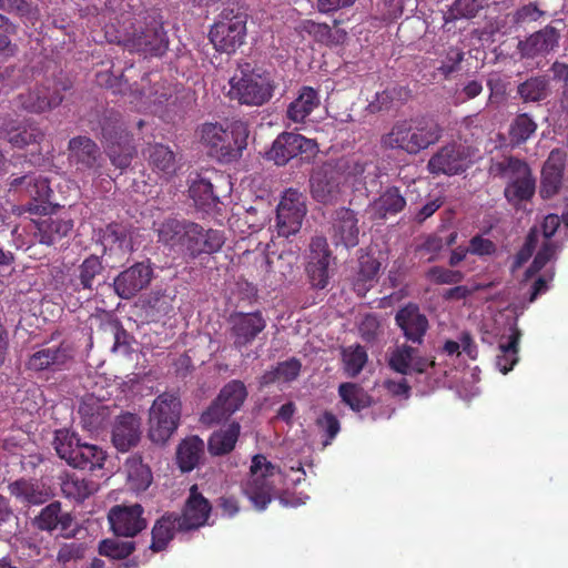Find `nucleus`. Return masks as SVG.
I'll return each instance as SVG.
<instances>
[{
    "label": "nucleus",
    "mask_w": 568,
    "mask_h": 568,
    "mask_svg": "<svg viewBox=\"0 0 568 568\" xmlns=\"http://www.w3.org/2000/svg\"><path fill=\"white\" fill-rule=\"evenodd\" d=\"M98 16L108 21L122 26L115 33L105 30L110 42H118L129 51L145 55H162L169 47V39L163 28V21L155 11L133 12L140 0H91Z\"/></svg>",
    "instance_id": "nucleus-1"
},
{
    "label": "nucleus",
    "mask_w": 568,
    "mask_h": 568,
    "mask_svg": "<svg viewBox=\"0 0 568 568\" xmlns=\"http://www.w3.org/2000/svg\"><path fill=\"white\" fill-rule=\"evenodd\" d=\"M443 130L432 119H408L394 123L390 131L381 139L383 146L398 149L408 154H418L435 144L442 136Z\"/></svg>",
    "instance_id": "nucleus-2"
},
{
    "label": "nucleus",
    "mask_w": 568,
    "mask_h": 568,
    "mask_svg": "<svg viewBox=\"0 0 568 568\" xmlns=\"http://www.w3.org/2000/svg\"><path fill=\"white\" fill-rule=\"evenodd\" d=\"M248 128L243 121H234L227 129L219 123H205L201 128V140L220 161L231 162L242 155L247 145Z\"/></svg>",
    "instance_id": "nucleus-3"
},
{
    "label": "nucleus",
    "mask_w": 568,
    "mask_h": 568,
    "mask_svg": "<svg viewBox=\"0 0 568 568\" xmlns=\"http://www.w3.org/2000/svg\"><path fill=\"white\" fill-rule=\"evenodd\" d=\"M281 478V471L275 465L266 457L256 455L252 459L250 475L242 484V490L257 510H264Z\"/></svg>",
    "instance_id": "nucleus-4"
},
{
    "label": "nucleus",
    "mask_w": 568,
    "mask_h": 568,
    "mask_svg": "<svg viewBox=\"0 0 568 568\" xmlns=\"http://www.w3.org/2000/svg\"><path fill=\"white\" fill-rule=\"evenodd\" d=\"M227 95L240 104L261 106L273 95L274 85L268 74L254 70H237L229 81Z\"/></svg>",
    "instance_id": "nucleus-5"
},
{
    "label": "nucleus",
    "mask_w": 568,
    "mask_h": 568,
    "mask_svg": "<svg viewBox=\"0 0 568 568\" xmlns=\"http://www.w3.org/2000/svg\"><path fill=\"white\" fill-rule=\"evenodd\" d=\"M490 175L507 181L505 196L511 203L528 200L535 192V181L528 165L515 158H504L493 161L489 168Z\"/></svg>",
    "instance_id": "nucleus-6"
},
{
    "label": "nucleus",
    "mask_w": 568,
    "mask_h": 568,
    "mask_svg": "<svg viewBox=\"0 0 568 568\" xmlns=\"http://www.w3.org/2000/svg\"><path fill=\"white\" fill-rule=\"evenodd\" d=\"M478 158L479 151L476 146L453 141L430 156L427 170L433 175H457L465 172Z\"/></svg>",
    "instance_id": "nucleus-7"
},
{
    "label": "nucleus",
    "mask_w": 568,
    "mask_h": 568,
    "mask_svg": "<svg viewBox=\"0 0 568 568\" xmlns=\"http://www.w3.org/2000/svg\"><path fill=\"white\" fill-rule=\"evenodd\" d=\"M180 415L181 403L175 395H159L150 408L149 438L155 444H164L176 430Z\"/></svg>",
    "instance_id": "nucleus-8"
},
{
    "label": "nucleus",
    "mask_w": 568,
    "mask_h": 568,
    "mask_svg": "<svg viewBox=\"0 0 568 568\" xmlns=\"http://www.w3.org/2000/svg\"><path fill=\"white\" fill-rule=\"evenodd\" d=\"M246 36V14L224 9L210 30V40L220 52L233 53L244 42Z\"/></svg>",
    "instance_id": "nucleus-9"
},
{
    "label": "nucleus",
    "mask_w": 568,
    "mask_h": 568,
    "mask_svg": "<svg viewBox=\"0 0 568 568\" xmlns=\"http://www.w3.org/2000/svg\"><path fill=\"white\" fill-rule=\"evenodd\" d=\"M246 397L247 390L241 381L229 382L220 390L216 399L201 415V422L205 425H214L229 419L242 407Z\"/></svg>",
    "instance_id": "nucleus-10"
},
{
    "label": "nucleus",
    "mask_w": 568,
    "mask_h": 568,
    "mask_svg": "<svg viewBox=\"0 0 568 568\" xmlns=\"http://www.w3.org/2000/svg\"><path fill=\"white\" fill-rule=\"evenodd\" d=\"M102 142L112 162L119 169L128 168L135 152L131 139L118 120H106L102 125Z\"/></svg>",
    "instance_id": "nucleus-11"
},
{
    "label": "nucleus",
    "mask_w": 568,
    "mask_h": 568,
    "mask_svg": "<svg viewBox=\"0 0 568 568\" xmlns=\"http://www.w3.org/2000/svg\"><path fill=\"white\" fill-rule=\"evenodd\" d=\"M306 214L304 195L296 190H287L277 206L276 226L281 236L288 237L297 233Z\"/></svg>",
    "instance_id": "nucleus-12"
},
{
    "label": "nucleus",
    "mask_w": 568,
    "mask_h": 568,
    "mask_svg": "<svg viewBox=\"0 0 568 568\" xmlns=\"http://www.w3.org/2000/svg\"><path fill=\"white\" fill-rule=\"evenodd\" d=\"M65 87H60L55 81H45L24 93L18 95V104L26 111L32 113H42L50 111L63 100L62 90Z\"/></svg>",
    "instance_id": "nucleus-13"
},
{
    "label": "nucleus",
    "mask_w": 568,
    "mask_h": 568,
    "mask_svg": "<svg viewBox=\"0 0 568 568\" xmlns=\"http://www.w3.org/2000/svg\"><path fill=\"white\" fill-rule=\"evenodd\" d=\"M317 144L312 139L294 132H283L273 142L267 152L270 160L277 165H284L300 154H315Z\"/></svg>",
    "instance_id": "nucleus-14"
},
{
    "label": "nucleus",
    "mask_w": 568,
    "mask_h": 568,
    "mask_svg": "<svg viewBox=\"0 0 568 568\" xmlns=\"http://www.w3.org/2000/svg\"><path fill=\"white\" fill-rule=\"evenodd\" d=\"M342 178L339 170L331 163L316 169L310 181L312 196L324 204L335 202L341 195Z\"/></svg>",
    "instance_id": "nucleus-15"
},
{
    "label": "nucleus",
    "mask_w": 568,
    "mask_h": 568,
    "mask_svg": "<svg viewBox=\"0 0 568 568\" xmlns=\"http://www.w3.org/2000/svg\"><path fill=\"white\" fill-rule=\"evenodd\" d=\"M11 189L29 196L39 203H29L28 211L33 214L47 212V200L50 196L51 189L45 178L40 174L31 173L16 178L10 183Z\"/></svg>",
    "instance_id": "nucleus-16"
},
{
    "label": "nucleus",
    "mask_w": 568,
    "mask_h": 568,
    "mask_svg": "<svg viewBox=\"0 0 568 568\" xmlns=\"http://www.w3.org/2000/svg\"><path fill=\"white\" fill-rule=\"evenodd\" d=\"M142 515L143 508L139 504L116 505L110 509L108 519L114 534L133 537L146 527Z\"/></svg>",
    "instance_id": "nucleus-17"
},
{
    "label": "nucleus",
    "mask_w": 568,
    "mask_h": 568,
    "mask_svg": "<svg viewBox=\"0 0 568 568\" xmlns=\"http://www.w3.org/2000/svg\"><path fill=\"white\" fill-rule=\"evenodd\" d=\"M152 276L153 270L149 262L136 263L114 278V292L121 298H132L150 284Z\"/></svg>",
    "instance_id": "nucleus-18"
},
{
    "label": "nucleus",
    "mask_w": 568,
    "mask_h": 568,
    "mask_svg": "<svg viewBox=\"0 0 568 568\" xmlns=\"http://www.w3.org/2000/svg\"><path fill=\"white\" fill-rule=\"evenodd\" d=\"M559 225L560 219L557 214H548L545 216L541 223V231L538 230L540 247L531 266L527 271V277L539 272L549 261L557 256L559 246L551 240V236L556 233Z\"/></svg>",
    "instance_id": "nucleus-19"
},
{
    "label": "nucleus",
    "mask_w": 568,
    "mask_h": 568,
    "mask_svg": "<svg viewBox=\"0 0 568 568\" xmlns=\"http://www.w3.org/2000/svg\"><path fill=\"white\" fill-rule=\"evenodd\" d=\"M230 325L234 346L242 348L265 328L266 321L260 312L235 313L230 316Z\"/></svg>",
    "instance_id": "nucleus-20"
},
{
    "label": "nucleus",
    "mask_w": 568,
    "mask_h": 568,
    "mask_svg": "<svg viewBox=\"0 0 568 568\" xmlns=\"http://www.w3.org/2000/svg\"><path fill=\"white\" fill-rule=\"evenodd\" d=\"M559 40L560 34L556 28L546 26L539 31L531 33L526 39L520 40L517 44V50L524 59L546 57L558 48Z\"/></svg>",
    "instance_id": "nucleus-21"
},
{
    "label": "nucleus",
    "mask_w": 568,
    "mask_h": 568,
    "mask_svg": "<svg viewBox=\"0 0 568 568\" xmlns=\"http://www.w3.org/2000/svg\"><path fill=\"white\" fill-rule=\"evenodd\" d=\"M389 367L402 374L425 373L434 362L422 356L417 348L406 344L396 345L388 355Z\"/></svg>",
    "instance_id": "nucleus-22"
},
{
    "label": "nucleus",
    "mask_w": 568,
    "mask_h": 568,
    "mask_svg": "<svg viewBox=\"0 0 568 568\" xmlns=\"http://www.w3.org/2000/svg\"><path fill=\"white\" fill-rule=\"evenodd\" d=\"M189 235L184 245V252L195 257L200 254L217 252L224 244V235L217 230H204L196 223L189 226Z\"/></svg>",
    "instance_id": "nucleus-23"
},
{
    "label": "nucleus",
    "mask_w": 568,
    "mask_h": 568,
    "mask_svg": "<svg viewBox=\"0 0 568 568\" xmlns=\"http://www.w3.org/2000/svg\"><path fill=\"white\" fill-rule=\"evenodd\" d=\"M211 506L194 485L190 489L183 515L178 517L179 529L191 530L204 526L209 519Z\"/></svg>",
    "instance_id": "nucleus-24"
},
{
    "label": "nucleus",
    "mask_w": 568,
    "mask_h": 568,
    "mask_svg": "<svg viewBox=\"0 0 568 568\" xmlns=\"http://www.w3.org/2000/svg\"><path fill=\"white\" fill-rule=\"evenodd\" d=\"M395 321L406 339L417 344L423 342L428 329V321L419 312L418 306L409 304L400 308L395 316Z\"/></svg>",
    "instance_id": "nucleus-25"
},
{
    "label": "nucleus",
    "mask_w": 568,
    "mask_h": 568,
    "mask_svg": "<svg viewBox=\"0 0 568 568\" xmlns=\"http://www.w3.org/2000/svg\"><path fill=\"white\" fill-rule=\"evenodd\" d=\"M141 438V419L131 413L118 417L112 429V442L118 450L128 452Z\"/></svg>",
    "instance_id": "nucleus-26"
},
{
    "label": "nucleus",
    "mask_w": 568,
    "mask_h": 568,
    "mask_svg": "<svg viewBox=\"0 0 568 568\" xmlns=\"http://www.w3.org/2000/svg\"><path fill=\"white\" fill-rule=\"evenodd\" d=\"M0 132L16 148L39 143L43 138V133L38 126L32 123L22 124L14 119L1 120Z\"/></svg>",
    "instance_id": "nucleus-27"
},
{
    "label": "nucleus",
    "mask_w": 568,
    "mask_h": 568,
    "mask_svg": "<svg viewBox=\"0 0 568 568\" xmlns=\"http://www.w3.org/2000/svg\"><path fill=\"white\" fill-rule=\"evenodd\" d=\"M192 224L193 222L175 217L165 219L156 230L159 242L173 251L184 252L189 226Z\"/></svg>",
    "instance_id": "nucleus-28"
},
{
    "label": "nucleus",
    "mask_w": 568,
    "mask_h": 568,
    "mask_svg": "<svg viewBox=\"0 0 568 568\" xmlns=\"http://www.w3.org/2000/svg\"><path fill=\"white\" fill-rule=\"evenodd\" d=\"M405 205L406 200L399 192L398 187L392 186L386 189L377 199L371 202L367 207V213L374 220H384L403 211Z\"/></svg>",
    "instance_id": "nucleus-29"
},
{
    "label": "nucleus",
    "mask_w": 568,
    "mask_h": 568,
    "mask_svg": "<svg viewBox=\"0 0 568 568\" xmlns=\"http://www.w3.org/2000/svg\"><path fill=\"white\" fill-rule=\"evenodd\" d=\"M564 165V153L559 150L551 151L541 171L540 193L544 197L552 196L560 187Z\"/></svg>",
    "instance_id": "nucleus-30"
},
{
    "label": "nucleus",
    "mask_w": 568,
    "mask_h": 568,
    "mask_svg": "<svg viewBox=\"0 0 568 568\" xmlns=\"http://www.w3.org/2000/svg\"><path fill=\"white\" fill-rule=\"evenodd\" d=\"M320 104L321 97L318 91L312 87H303L300 89L297 97L287 106V119L294 123H303Z\"/></svg>",
    "instance_id": "nucleus-31"
},
{
    "label": "nucleus",
    "mask_w": 568,
    "mask_h": 568,
    "mask_svg": "<svg viewBox=\"0 0 568 568\" xmlns=\"http://www.w3.org/2000/svg\"><path fill=\"white\" fill-rule=\"evenodd\" d=\"M34 236L40 243L52 245L57 241L67 236L73 229V221L71 219H54L48 216L40 221H34Z\"/></svg>",
    "instance_id": "nucleus-32"
},
{
    "label": "nucleus",
    "mask_w": 568,
    "mask_h": 568,
    "mask_svg": "<svg viewBox=\"0 0 568 568\" xmlns=\"http://www.w3.org/2000/svg\"><path fill=\"white\" fill-rule=\"evenodd\" d=\"M333 231L336 244H343L346 247H354L358 244L357 219L352 210L341 209L336 212Z\"/></svg>",
    "instance_id": "nucleus-33"
},
{
    "label": "nucleus",
    "mask_w": 568,
    "mask_h": 568,
    "mask_svg": "<svg viewBox=\"0 0 568 568\" xmlns=\"http://www.w3.org/2000/svg\"><path fill=\"white\" fill-rule=\"evenodd\" d=\"M81 424L90 433H95L103 428L109 418V408L93 397L85 398L80 407Z\"/></svg>",
    "instance_id": "nucleus-34"
},
{
    "label": "nucleus",
    "mask_w": 568,
    "mask_h": 568,
    "mask_svg": "<svg viewBox=\"0 0 568 568\" xmlns=\"http://www.w3.org/2000/svg\"><path fill=\"white\" fill-rule=\"evenodd\" d=\"M69 358L68 349L61 345L43 347L30 356L28 367L33 371L59 369Z\"/></svg>",
    "instance_id": "nucleus-35"
},
{
    "label": "nucleus",
    "mask_w": 568,
    "mask_h": 568,
    "mask_svg": "<svg viewBox=\"0 0 568 568\" xmlns=\"http://www.w3.org/2000/svg\"><path fill=\"white\" fill-rule=\"evenodd\" d=\"M520 331L514 324L509 328V335L501 337L498 345V354L496 355V367L503 374H507L518 362V343L520 339Z\"/></svg>",
    "instance_id": "nucleus-36"
},
{
    "label": "nucleus",
    "mask_w": 568,
    "mask_h": 568,
    "mask_svg": "<svg viewBox=\"0 0 568 568\" xmlns=\"http://www.w3.org/2000/svg\"><path fill=\"white\" fill-rule=\"evenodd\" d=\"M189 193L194 204L203 211L212 209L219 202V197L213 191L211 179L202 173L190 175Z\"/></svg>",
    "instance_id": "nucleus-37"
},
{
    "label": "nucleus",
    "mask_w": 568,
    "mask_h": 568,
    "mask_svg": "<svg viewBox=\"0 0 568 568\" xmlns=\"http://www.w3.org/2000/svg\"><path fill=\"white\" fill-rule=\"evenodd\" d=\"M105 452L93 444L82 443L73 455L70 466L79 469L94 470L103 467Z\"/></svg>",
    "instance_id": "nucleus-38"
},
{
    "label": "nucleus",
    "mask_w": 568,
    "mask_h": 568,
    "mask_svg": "<svg viewBox=\"0 0 568 568\" xmlns=\"http://www.w3.org/2000/svg\"><path fill=\"white\" fill-rule=\"evenodd\" d=\"M9 490L12 496L27 504H43L49 497V493L44 486L33 480H17L9 485Z\"/></svg>",
    "instance_id": "nucleus-39"
},
{
    "label": "nucleus",
    "mask_w": 568,
    "mask_h": 568,
    "mask_svg": "<svg viewBox=\"0 0 568 568\" xmlns=\"http://www.w3.org/2000/svg\"><path fill=\"white\" fill-rule=\"evenodd\" d=\"M379 268L381 264L375 257L364 255L359 258V271L353 282L357 295L364 296L375 284Z\"/></svg>",
    "instance_id": "nucleus-40"
},
{
    "label": "nucleus",
    "mask_w": 568,
    "mask_h": 568,
    "mask_svg": "<svg viewBox=\"0 0 568 568\" xmlns=\"http://www.w3.org/2000/svg\"><path fill=\"white\" fill-rule=\"evenodd\" d=\"M204 443L196 436L184 439L176 454L178 464L182 471H191L196 467L203 453Z\"/></svg>",
    "instance_id": "nucleus-41"
},
{
    "label": "nucleus",
    "mask_w": 568,
    "mask_h": 568,
    "mask_svg": "<svg viewBox=\"0 0 568 568\" xmlns=\"http://www.w3.org/2000/svg\"><path fill=\"white\" fill-rule=\"evenodd\" d=\"M241 426L233 422L225 429L213 433L209 439V450L212 455H224L230 453L239 438Z\"/></svg>",
    "instance_id": "nucleus-42"
},
{
    "label": "nucleus",
    "mask_w": 568,
    "mask_h": 568,
    "mask_svg": "<svg viewBox=\"0 0 568 568\" xmlns=\"http://www.w3.org/2000/svg\"><path fill=\"white\" fill-rule=\"evenodd\" d=\"M146 156L153 170L164 176L172 175L176 170L175 156L169 146L163 144L151 145L146 151Z\"/></svg>",
    "instance_id": "nucleus-43"
},
{
    "label": "nucleus",
    "mask_w": 568,
    "mask_h": 568,
    "mask_svg": "<svg viewBox=\"0 0 568 568\" xmlns=\"http://www.w3.org/2000/svg\"><path fill=\"white\" fill-rule=\"evenodd\" d=\"M302 364L296 358H290L281 362L271 371L265 372L261 377V385L266 386L275 382L290 383L297 378Z\"/></svg>",
    "instance_id": "nucleus-44"
},
{
    "label": "nucleus",
    "mask_w": 568,
    "mask_h": 568,
    "mask_svg": "<svg viewBox=\"0 0 568 568\" xmlns=\"http://www.w3.org/2000/svg\"><path fill=\"white\" fill-rule=\"evenodd\" d=\"M65 497L83 501L98 490V484L77 475H68L61 485Z\"/></svg>",
    "instance_id": "nucleus-45"
},
{
    "label": "nucleus",
    "mask_w": 568,
    "mask_h": 568,
    "mask_svg": "<svg viewBox=\"0 0 568 568\" xmlns=\"http://www.w3.org/2000/svg\"><path fill=\"white\" fill-rule=\"evenodd\" d=\"M71 517L61 511L59 503H52L42 509L37 518L38 527L42 530H65L69 528Z\"/></svg>",
    "instance_id": "nucleus-46"
},
{
    "label": "nucleus",
    "mask_w": 568,
    "mask_h": 568,
    "mask_svg": "<svg viewBox=\"0 0 568 568\" xmlns=\"http://www.w3.org/2000/svg\"><path fill=\"white\" fill-rule=\"evenodd\" d=\"M176 528H179L176 516L166 515L159 519L152 529V550H163L173 538Z\"/></svg>",
    "instance_id": "nucleus-47"
},
{
    "label": "nucleus",
    "mask_w": 568,
    "mask_h": 568,
    "mask_svg": "<svg viewBox=\"0 0 568 568\" xmlns=\"http://www.w3.org/2000/svg\"><path fill=\"white\" fill-rule=\"evenodd\" d=\"M338 395L342 402L354 412H361L371 405V396L355 383H342L338 386Z\"/></svg>",
    "instance_id": "nucleus-48"
},
{
    "label": "nucleus",
    "mask_w": 568,
    "mask_h": 568,
    "mask_svg": "<svg viewBox=\"0 0 568 568\" xmlns=\"http://www.w3.org/2000/svg\"><path fill=\"white\" fill-rule=\"evenodd\" d=\"M368 356L361 345H351L342 349L343 371L348 377L357 376L367 363Z\"/></svg>",
    "instance_id": "nucleus-49"
},
{
    "label": "nucleus",
    "mask_w": 568,
    "mask_h": 568,
    "mask_svg": "<svg viewBox=\"0 0 568 568\" xmlns=\"http://www.w3.org/2000/svg\"><path fill=\"white\" fill-rule=\"evenodd\" d=\"M128 481L134 490H145L152 483V473L148 465L139 458H130L126 462Z\"/></svg>",
    "instance_id": "nucleus-50"
},
{
    "label": "nucleus",
    "mask_w": 568,
    "mask_h": 568,
    "mask_svg": "<svg viewBox=\"0 0 568 568\" xmlns=\"http://www.w3.org/2000/svg\"><path fill=\"white\" fill-rule=\"evenodd\" d=\"M81 444L82 442L73 432L68 429H59L55 432L53 442L54 449L59 457L64 459L69 465Z\"/></svg>",
    "instance_id": "nucleus-51"
},
{
    "label": "nucleus",
    "mask_w": 568,
    "mask_h": 568,
    "mask_svg": "<svg viewBox=\"0 0 568 568\" xmlns=\"http://www.w3.org/2000/svg\"><path fill=\"white\" fill-rule=\"evenodd\" d=\"M69 149L79 162H82L88 168L94 166L98 146L91 139L85 136L74 138L69 142Z\"/></svg>",
    "instance_id": "nucleus-52"
},
{
    "label": "nucleus",
    "mask_w": 568,
    "mask_h": 568,
    "mask_svg": "<svg viewBox=\"0 0 568 568\" xmlns=\"http://www.w3.org/2000/svg\"><path fill=\"white\" fill-rule=\"evenodd\" d=\"M518 94L525 102L541 101L548 94V80L542 75L529 78L518 85Z\"/></svg>",
    "instance_id": "nucleus-53"
},
{
    "label": "nucleus",
    "mask_w": 568,
    "mask_h": 568,
    "mask_svg": "<svg viewBox=\"0 0 568 568\" xmlns=\"http://www.w3.org/2000/svg\"><path fill=\"white\" fill-rule=\"evenodd\" d=\"M537 124L526 113L519 114L510 125L509 135L513 142H526L536 131Z\"/></svg>",
    "instance_id": "nucleus-54"
},
{
    "label": "nucleus",
    "mask_w": 568,
    "mask_h": 568,
    "mask_svg": "<svg viewBox=\"0 0 568 568\" xmlns=\"http://www.w3.org/2000/svg\"><path fill=\"white\" fill-rule=\"evenodd\" d=\"M332 260L307 262L306 272L311 284L316 288H325L329 281V264Z\"/></svg>",
    "instance_id": "nucleus-55"
},
{
    "label": "nucleus",
    "mask_w": 568,
    "mask_h": 568,
    "mask_svg": "<svg viewBox=\"0 0 568 568\" xmlns=\"http://www.w3.org/2000/svg\"><path fill=\"white\" fill-rule=\"evenodd\" d=\"M101 241L105 248L109 247L110 250H129L126 231L119 224L108 225L103 231Z\"/></svg>",
    "instance_id": "nucleus-56"
},
{
    "label": "nucleus",
    "mask_w": 568,
    "mask_h": 568,
    "mask_svg": "<svg viewBox=\"0 0 568 568\" xmlns=\"http://www.w3.org/2000/svg\"><path fill=\"white\" fill-rule=\"evenodd\" d=\"M103 270L102 263L97 256L85 258L79 267V278L81 286L85 290H92L97 275Z\"/></svg>",
    "instance_id": "nucleus-57"
},
{
    "label": "nucleus",
    "mask_w": 568,
    "mask_h": 568,
    "mask_svg": "<svg viewBox=\"0 0 568 568\" xmlns=\"http://www.w3.org/2000/svg\"><path fill=\"white\" fill-rule=\"evenodd\" d=\"M134 550V546L130 541H120L115 539L102 540L99 545V552L102 556L120 559L128 557Z\"/></svg>",
    "instance_id": "nucleus-58"
},
{
    "label": "nucleus",
    "mask_w": 568,
    "mask_h": 568,
    "mask_svg": "<svg viewBox=\"0 0 568 568\" xmlns=\"http://www.w3.org/2000/svg\"><path fill=\"white\" fill-rule=\"evenodd\" d=\"M427 278L436 284H456L463 280V273L459 271H452L439 266H434L428 270Z\"/></svg>",
    "instance_id": "nucleus-59"
},
{
    "label": "nucleus",
    "mask_w": 568,
    "mask_h": 568,
    "mask_svg": "<svg viewBox=\"0 0 568 568\" xmlns=\"http://www.w3.org/2000/svg\"><path fill=\"white\" fill-rule=\"evenodd\" d=\"M480 3L478 0H456L450 8V16L454 19L473 18L478 12Z\"/></svg>",
    "instance_id": "nucleus-60"
},
{
    "label": "nucleus",
    "mask_w": 568,
    "mask_h": 568,
    "mask_svg": "<svg viewBox=\"0 0 568 568\" xmlns=\"http://www.w3.org/2000/svg\"><path fill=\"white\" fill-rule=\"evenodd\" d=\"M14 534L13 516L8 500L0 496V538L8 539Z\"/></svg>",
    "instance_id": "nucleus-61"
},
{
    "label": "nucleus",
    "mask_w": 568,
    "mask_h": 568,
    "mask_svg": "<svg viewBox=\"0 0 568 568\" xmlns=\"http://www.w3.org/2000/svg\"><path fill=\"white\" fill-rule=\"evenodd\" d=\"M317 260H332V254L324 236H314L310 243L308 262Z\"/></svg>",
    "instance_id": "nucleus-62"
},
{
    "label": "nucleus",
    "mask_w": 568,
    "mask_h": 568,
    "mask_svg": "<svg viewBox=\"0 0 568 568\" xmlns=\"http://www.w3.org/2000/svg\"><path fill=\"white\" fill-rule=\"evenodd\" d=\"M538 245L540 246L539 232L537 229H532L528 234L524 247L516 255L515 267H520L532 255V252Z\"/></svg>",
    "instance_id": "nucleus-63"
},
{
    "label": "nucleus",
    "mask_w": 568,
    "mask_h": 568,
    "mask_svg": "<svg viewBox=\"0 0 568 568\" xmlns=\"http://www.w3.org/2000/svg\"><path fill=\"white\" fill-rule=\"evenodd\" d=\"M444 239L438 234L428 235L425 241L418 246V250L428 255L427 261L436 260L438 253L444 248Z\"/></svg>",
    "instance_id": "nucleus-64"
}]
</instances>
